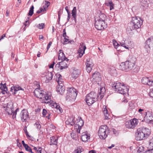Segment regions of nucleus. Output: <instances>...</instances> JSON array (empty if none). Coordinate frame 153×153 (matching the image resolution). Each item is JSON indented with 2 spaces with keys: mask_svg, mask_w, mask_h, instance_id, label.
<instances>
[{
  "mask_svg": "<svg viewBox=\"0 0 153 153\" xmlns=\"http://www.w3.org/2000/svg\"><path fill=\"white\" fill-rule=\"evenodd\" d=\"M142 24V22L140 17H132L131 22L128 24L127 31L130 33L133 30L140 28Z\"/></svg>",
  "mask_w": 153,
  "mask_h": 153,
  "instance_id": "obj_1",
  "label": "nucleus"
},
{
  "mask_svg": "<svg viewBox=\"0 0 153 153\" xmlns=\"http://www.w3.org/2000/svg\"><path fill=\"white\" fill-rule=\"evenodd\" d=\"M134 58H129L126 61L122 62L120 68L123 71H128L132 70L135 66V61Z\"/></svg>",
  "mask_w": 153,
  "mask_h": 153,
  "instance_id": "obj_2",
  "label": "nucleus"
},
{
  "mask_svg": "<svg viewBox=\"0 0 153 153\" xmlns=\"http://www.w3.org/2000/svg\"><path fill=\"white\" fill-rule=\"evenodd\" d=\"M136 137L137 140H140L147 138L151 134L150 130L146 128H140L137 130Z\"/></svg>",
  "mask_w": 153,
  "mask_h": 153,
  "instance_id": "obj_3",
  "label": "nucleus"
},
{
  "mask_svg": "<svg viewBox=\"0 0 153 153\" xmlns=\"http://www.w3.org/2000/svg\"><path fill=\"white\" fill-rule=\"evenodd\" d=\"M112 87L115 89V91L118 93L124 95L128 90V88L120 82L114 83L112 85Z\"/></svg>",
  "mask_w": 153,
  "mask_h": 153,
  "instance_id": "obj_4",
  "label": "nucleus"
},
{
  "mask_svg": "<svg viewBox=\"0 0 153 153\" xmlns=\"http://www.w3.org/2000/svg\"><path fill=\"white\" fill-rule=\"evenodd\" d=\"M99 97V95H97L95 92L92 91L86 95V102L87 104L90 106L97 101Z\"/></svg>",
  "mask_w": 153,
  "mask_h": 153,
  "instance_id": "obj_5",
  "label": "nucleus"
},
{
  "mask_svg": "<svg viewBox=\"0 0 153 153\" xmlns=\"http://www.w3.org/2000/svg\"><path fill=\"white\" fill-rule=\"evenodd\" d=\"M107 128V126L105 125L100 126L98 132V134L100 138L104 140L107 137L106 130Z\"/></svg>",
  "mask_w": 153,
  "mask_h": 153,
  "instance_id": "obj_6",
  "label": "nucleus"
},
{
  "mask_svg": "<svg viewBox=\"0 0 153 153\" xmlns=\"http://www.w3.org/2000/svg\"><path fill=\"white\" fill-rule=\"evenodd\" d=\"M33 93L35 97H36L40 99H42V98H44V102L45 103H48L49 102L48 100L50 97L48 96V94H45L42 92H40L38 91L36 89L35 90Z\"/></svg>",
  "mask_w": 153,
  "mask_h": 153,
  "instance_id": "obj_7",
  "label": "nucleus"
},
{
  "mask_svg": "<svg viewBox=\"0 0 153 153\" xmlns=\"http://www.w3.org/2000/svg\"><path fill=\"white\" fill-rule=\"evenodd\" d=\"M58 75L59 76L58 79H56L59 85H58L56 88V91L59 94L62 95L64 94L65 91V87L63 85H60L61 84V81L60 80L61 79L62 76L59 74H58Z\"/></svg>",
  "mask_w": 153,
  "mask_h": 153,
  "instance_id": "obj_8",
  "label": "nucleus"
},
{
  "mask_svg": "<svg viewBox=\"0 0 153 153\" xmlns=\"http://www.w3.org/2000/svg\"><path fill=\"white\" fill-rule=\"evenodd\" d=\"M95 28L98 30L104 29L106 28L107 26V24L105 22L101 21L95 19Z\"/></svg>",
  "mask_w": 153,
  "mask_h": 153,
  "instance_id": "obj_9",
  "label": "nucleus"
},
{
  "mask_svg": "<svg viewBox=\"0 0 153 153\" xmlns=\"http://www.w3.org/2000/svg\"><path fill=\"white\" fill-rule=\"evenodd\" d=\"M138 120L137 119L134 118L125 123V126L128 128H133L137 125Z\"/></svg>",
  "mask_w": 153,
  "mask_h": 153,
  "instance_id": "obj_10",
  "label": "nucleus"
},
{
  "mask_svg": "<svg viewBox=\"0 0 153 153\" xmlns=\"http://www.w3.org/2000/svg\"><path fill=\"white\" fill-rule=\"evenodd\" d=\"M145 48L146 49V51L148 52L150 49L153 50V37H151L149 38L145 42Z\"/></svg>",
  "mask_w": 153,
  "mask_h": 153,
  "instance_id": "obj_11",
  "label": "nucleus"
},
{
  "mask_svg": "<svg viewBox=\"0 0 153 153\" xmlns=\"http://www.w3.org/2000/svg\"><path fill=\"white\" fill-rule=\"evenodd\" d=\"M145 115L144 117V120L147 122L153 124V113L151 111H148L145 112Z\"/></svg>",
  "mask_w": 153,
  "mask_h": 153,
  "instance_id": "obj_12",
  "label": "nucleus"
},
{
  "mask_svg": "<svg viewBox=\"0 0 153 153\" xmlns=\"http://www.w3.org/2000/svg\"><path fill=\"white\" fill-rule=\"evenodd\" d=\"M29 116V113L27 111L24 109L22 110L20 114V116L23 122L27 121V119L28 117Z\"/></svg>",
  "mask_w": 153,
  "mask_h": 153,
  "instance_id": "obj_13",
  "label": "nucleus"
},
{
  "mask_svg": "<svg viewBox=\"0 0 153 153\" xmlns=\"http://www.w3.org/2000/svg\"><path fill=\"white\" fill-rule=\"evenodd\" d=\"M80 47L79 48L78 51L79 54L77 56L78 58L82 57V55L84 53L85 50L86 48L85 45L84 44L83 42L80 43Z\"/></svg>",
  "mask_w": 153,
  "mask_h": 153,
  "instance_id": "obj_14",
  "label": "nucleus"
},
{
  "mask_svg": "<svg viewBox=\"0 0 153 153\" xmlns=\"http://www.w3.org/2000/svg\"><path fill=\"white\" fill-rule=\"evenodd\" d=\"M86 70L88 73H90L92 69V67L93 64L90 59H88L86 63Z\"/></svg>",
  "mask_w": 153,
  "mask_h": 153,
  "instance_id": "obj_15",
  "label": "nucleus"
},
{
  "mask_svg": "<svg viewBox=\"0 0 153 153\" xmlns=\"http://www.w3.org/2000/svg\"><path fill=\"white\" fill-rule=\"evenodd\" d=\"M141 82L143 84L148 85L149 86H152L153 81L151 80L149 78L147 77H143L141 79Z\"/></svg>",
  "mask_w": 153,
  "mask_h": 153,
  "instance_id": "obj_16",
  "label": "nucleus"
},
{
  "mask_svg": "<svg viewBox=\"0 0 153 153\" xmlns=\"http://www.w3.org/2000/svg\"><path fill=\"white\" fill-rule=\"evenodd\" d=\"M92 78L96 82H99L102 80L101 75L98 72H95L92 75Z\"/></svg>",
  "mask_w": 153,
  "mask_h": 153,
  "instance_id": "obj_17",
  "label": "nucleus"
},
{
  "mask_svg": "<svg viewBox=\"0 0 153 153\" xmlns=\"http://www.w3.org/2000/svg\"><path fill=\"white\" fill-rule=\"evenodd\" d=\"M58 59L59 60L66 61L67 62L69 60L68 59L65 57L64 54L62 50H59V51Z\"/></svg>",
  "mask_w": 153,
  "mask_h": 153,
  "instance_id": "obj_18",
  "label": "nucleus"
},
{
  "mask_svg": "<svg viewBox=\"0 0 153 153\" xmlns=\"http://www.w3.org/2000/svg\"><path fill=\"white\" fill-rule=\"evenodd\" d=\"M64 61H62L57 64L56 66L59 68L61 70L68 68V64Z\"/></svg>",
  "mask_w": 153,
  "mask_h": 153,
  "instance_id": "obj_19",
  "label": "nucleus"
},
{
  "mask_svg": "<svg viewBox=\"0 0 153 153\" xmlns=\"http://www.w3.org/2000/svg\"><path fill=\"white\" fill-rule=\"evenodd\" d=\"M80 73V71L77 68H74L73 69L72 76L74 78L76 79Z\"/></svg>",
  "mask_w": 153,
  "mask_h": 153,
  "instance_id": "obj_20",
  "label": "nucleus"
},
{
  "mask_svg": "<svg viewBox=\"0 0 153 153\" xmlns=\"http://www.w3.org/2000/svg\"><path fill=\"white\" fill-rule=\"evenodd\" d=\"M75 122L77 124L79 127L81 128L84 125V122L80 117H78Z\"/></svg>",
  "mask_w": 153,
  "mask_h": 153,
  "instance_id": "obj_21",
  "label": "nucleus"
},
{
  "mask_svg": "<svg viewBox=\"0 0 153 153\" xmlns=\"http://www.w3.org/2000/svg\"><path fill=\"white\" fill-rule=\"evenodd\" d=\"M46 82H48L51 80L53 77V73L50 72H48L47 73L46 75Z\"/></svg>",
  "mask_w": 153,
  "mask_h": 153,
  "instance_id": "obj_22",
  "label": "nucleus"
},
{
  "mask_svg": "<svg viewBox=\"0 0 153 153\" xmlns=\"http://www.w3.org/2000/svg\"><path fill=\"white\" fill-rule=\"evenodd\" d=\"M90 136L86 134L85 132H83L81 136V139L83 142H85L87 141L88 139H89Z\"/></svg>",
  "mask_w": 153,
  "mask_h": 153,
  "instance_id": "obj_23",
  "label": "nucleus"
},
{
  "mask_svg": "<svg viewBox=\"0 0 153 153\" xmlns=\"http://www.w3.org/2000/svg\"><path fill=\"white\" fill-rule=\"evenodd\" d=\"M129 109L130 110L134 111L135 110V103L133 102L130 101L128 103Z\"/></svg>",
  "mask_w": 153,
  "mask_h": 153,
  "instance_id": "obj_24",
  "label": "nucleus"
},
{
  "mask_svg": "<svg viewBox=\"0 0 153 153\" xmlns=\"http://www.w3.org/2000/svg\"><path fill=\"white\" fill-rule=\"evenodd\" d=\"M51 140V144L50 145H56L57 144V138H56L54 136H52L50 138Z\"/></svg>",
  "mask_w": 153,
  "mask_h": 153,
  "instance_id": "obj_25",
  "label": "nucleus"
},
{
  "mask_svg": "<svg viewBox=\"0 0 153 153\" xmlns=\"http://www.w3.org/2000/svg\"><path fill=\"white\" fill-rule=\"evenodd\" d=\"M63 36L64 37V42L63 43V44L64 45H65L66 44V42H67L68 41L69 39H68V38L69 37L68 36L66 35V33L65 32V29L63 30Z\"/></svg>",
  "mask_w": 153,
  "mask_h": 153,
  "instance_id": "obj_26",
  "label": "nucleus"
},
{
  "mask_svg": "<svg viewBox=\"0 0 153 153\" xmlns=\"http://www.w3.org/2000/svg\"><path fill=\"white\" fill-rule=\"evenodd\" d=\"M50 98V97L48 100L49 102L48 103H50V105L52 108H56L58 105L56 102H54L53 101L51 100Z\"/></svg>",
  "mask_w": 153,
  "mask_h": 153,
  "instance_id": "obj_27",
  "label": "nucleus"
},
{
  "mask_svg": "<svg viewBox=\"0 0 153 153\" xmlns=\"http://www.w3.org/2000/svg\"><path fill=\"white\" fill-rule=\"evenodd\" d=\"M109 72L112 76H115L117 73L116 69L113 67H111L109 68Z\"/></svg>",
  "mask_w": 153,
  "mask_h": 153,
  "instance_id": "obj_28",
  "label": "nucleus"
},
{
  "mask_svg": "<svg viewBox=\"0 0 153 153\" xmlns=\"http://www.w3.org/2000/svg\"><path fill=\"white\" fill-rule=\"evenodd\" d=\"M76 7H74L73 10L72 11V16L73 18H74V19L75 21V22H76Z\"/></svg>",
  "mask_w": 153,
  "mask_h": 153,
  "instance_id": "obj_29",
  "label": "nucleus"
},
{
  "mask_svg": "<svg viewBox=\"0 0 153 153\" xmlns=\"http://www.w3.org/2000/svg\"><path fill=\"white\" fill-rule=\"evenodd\" d=\"M106 16L105 14L103 13H101L99 17L96 19L97 20H100L101 21H102L105 22V20L106 19Z\"/></svg>",
  "mask_w": 153,
  "mask_h": 153,
  "instance_id": "obj_30",
  "label": "nucleus"
},
{
  "mask_svg": "<svg viewBox=\"0 0 153 153\" xmlns=\"http://www.w3.org/2000/svg\"><path fill=\"white\" fill-rule=\"evenodd\" d=\"M45 3L44 4V5L43 7H42L41 8L43 9L44 11H45L46 10L47 8L50 5V3L49 2L46 1H45Z\"/></svg>",
  "mask_w": 153,
  "mask_h": 153,
  "instance_id": "obj_31",
  "label": "nucleus"
},
{
  "mask_svg": "<svg viewBox=\"0 0 153 153\" xmlns=\"http://www.w3.org/2000/svg\"><path fill=\"white\" fill-rule=\"evenodd\" d=\"M103 112L105 116V119L106 120L109 119V114L106 108H104Z\"/></svg>",
  "mask_w": 153,
  "mask_h": 153,
  "instance_id": "obj_32",
  "label": "nucleus"
},
{
  "mask_svg": "<svg viewBox=\"0 0 153 153\" xmlns=\"http://www.w3.org/2000/svg\"><path fill=\"white\" fill-rule=\"evenodd\" d=\"M144 147L142 146L139 147V148L137 150V152L139 153H145Z\"/></svg>",
  "mask_w": 153,
  "mask_h": 153,
  "instance_id": "obj_33",
  "label": "nucleus"
},
{
  "mask_svg": "<svg viewBox=\"0 0 153 153\" xmlns=\"http://www.w3.org/2000/svg\"><path fill=\"white\" fill-rule=\"evenodd\" d=\"M83 150L81 146L77 147V149L74 151L75 153H81Z\"/></svg>",
  "mask_w": 153,
  "mask_h": 153,
  "instance_id": "obj_34",
  "label": "nucleus"
},
{
  "mask_svg": "<svg viewBox=\"0 0 153 153\" xmlns=\"http://www.w3.org/2000/svg\"><path fill=\"white\" fill-rule=\"evenodd\" d=\"M74 128L75 129H76V131L77 133H80V129H81V127H79V126H78V125H77V124L75 123V124H74Z\"/></svg>",
  "mask_w": 153,
  "mask_h": 153,
  "instance_id": "obj_35",
  "label": "nucleus"
},
{
  "mask_svg": "<svg viewBox=\"0 0 153 153\" xmlns=\"http://www.w3.org/2000/svg\"><path fill=\"white\" fill-rule=\"evenodd\" d=\"M34 6L33 5L30 8L28 15L30 16H32L33 13Z\"/></svg>",
  "mask_w": 153,
  "mask_h": 153,
  "instance_id": "obj_36",
  "label": "nucleus"
},
{
  "mask_svg": "<svg viewBox=\"0 0 153 153\" xmlns=\"http://www.w3.org/2000/svg\"><path fill=\"white\" fill-rule=\"evenodd\" d=\"M25 149V150L31 153H34L32 151V150L31 148L27 145V144L24 147Z\"/></svg>",
  "mask_w": 153,
  "mask_h": 153,
  "instance_id": "obj_37",
  "label": "nucleus"
},
{
  "mask_svg": "<svg viewBox=\"0 0 153 153\" xmlns=\"http://www.w3.org/2000/svg\"><path fill=\"white\" fill-rule=\"evenodd\" d=\"M132 72L134 73H136L138 72L139 71V68L137 66H135L132 69Z\"/></svg>",
  "mask_w": 153,
  "mask_h": 153,
  "instance_id": "obj_38",
  "label": "nucleus"
},
{
  "mask_svg": "<svg viewBox=\"0 0 153 153\" xmlns=\"http://www.w3.org/2000/svg\"><path fill=\"white\" fill-rule=\"evenodd\" d=\"M69 119L70 120V125L71 126H73L74 124L76 123V122L75 121V118L72 117L69 118Z\"/></svg>",
  "mask_w": 153,
  "mask_h": 153,
  "instance_id": "obj_39",
  "label": "nucleus"
},
{
  "mask_svg": "<svg viewBox=\"0 0 153 153\" xmlns=\"http://www.w3.org/2000/svg\"><path fill=\"white\" fill-rule=\"evenodd\" d=\"M0 89L2 90L5 89L7 90V88L6 86V84L5 83L3 84H0Z\"/></svg>",
  "mask_w": 153,
  "mask_h": 153,
  "instance_id": "obj_40",
  "label": "nucleus"
},
{
  "mask_svg": "<svg viewBox=\"0 0 153 153\" xmlns=\"http://www.w3.org/2000/svg\"><path fill=\"white\" fill-rule=\"evenodd\" d=\"M113 42V45L114 46V47L115 48L117 49V47L120 46V45L115 40H114Z\"/></svg>",
  "mask_w": 153,
  "mask_h": 153,
  "instance_id": "obj_41",
  "label": "nucleus"
},
{
  "mask_svg": "<svg viewBox=\"0 0 153 153\" xmlns=\"http://www.w3.org/2000/svg\"><path fill=\"white\" fill-rule=\"evenodd\" d=\"M37 27L39 29H42L44 27L45 24L42 23L41 24H39L38 25Z\"/></svg>",
  "mask_w": 153,
  "mask_h": 153,
  "instance_id": "obj_42",
  "label": "nucleus"
},
{
  "mask_svg": "<svg viewBox=\"0 0 153 153\" xmlns=\"http://www.w3.org/2000/svg\"><path fill=\"white\" fill-rule=\"evenodd\" d=\"M125 41L124 42H120V44L121 46L124 47L126 49H128V47H127L126 46H128L126 43H125Z\"/></svg>",
  "mask_w": 153,
  "mask_h": 153,
  "instance_id": "obj_43",
  "label": "nucleus"
},
{
  "mask_svg": "<svg viewBox=\"0 0 153 153\" xmlns=\"http://www.w3.org/2000/svg\"><path fill=\"white\" fill-rule=\"evenodd\" d=\"M29 21L28 20L26 21L25 22L23 26H22L23 27V26L24 27L23 29H24V31L25 30V27H28L29 26Z\"/></svg>",
  "mask_w": 153,
  "mask_h": 153,
  "instance_id": "obj_44",
  "label": "nucleus"
},
{
  "mask_svg": "<svg viewBox=\"0 0 153 153\" xmlns=\"http://www.w3.org/2000/svg\"><path fill=\"white\" fill-rule=\"evenodd\" d=\"M141 2L142 3L141 5H143L144 7L148 5V3L147 1H145L144 0H142Z\"/></svg>",
  "mask_w": 153,
  "mask_h": 153,
  "instance_id": "obj_45",
  "label": "nucleus"
},
{
  "mask_svg": "<svg viewBox=\"0 0 153 153\" xmlns=\"http://www.w3.org/2000/svg\"><path fill=\"white\" fill-rule=\"evenodd\" d=\"M149 147L150 148H153V137L152 139L150 140Z\"/></svg>",
  "mask_w": 153,
  "mask_h": 153,
  "instance_id": "obj_46",
  "label": "nucleus"
},
{
  "mask_svg": "<svg viewBox=\"0 0 153 153\" xmlns=\"http://www.w3.org/2000/svg\"><path fill=\"white\" fill-rule=\"evenodd\" d=\"M48 113L47 112L46 110L45 109H43L42 112V116L43 117H45V115L47 114Z\"/></svg>",
  "mask_w": 153,
  "mask_h": 153,
  "instance_id": "obj_47",
  "label": "nucleus"
},
{
  "mask_svg": "<svg viewBox=\"0 0 153 153\" xmlns=\"http://www.w3.org/2000/svg\"><path fill=\"white\" fill-rule=\"evenodd\" d=\"M56 109L57 111L58 110V111H57V112L59 111V113H62L63 111L62 109L59 105H58Z\"/></svg>",
  "mask_w": 153,
  "mask_h": 153,
  "instance_id": "obj_48",
  "label": "nucleus"
},
{
  "mask_svg": "<svg viewBox=\"0 0 153 153\" xmlns=\"http://www.w3.org/2000/svg\"><path fill=\"white\" fill-rule=\"evenodd\" d=\"M112 3L111 0H106L105 3V4L107 6H108L109 5H110V4Z\"/></svg>",
  "mask_w": 153,
  "mask_h": 153,
  "instance_id": "obj_49",
  "label": "nucleus"
},
{
  "mask_svg": "<svg viewBox=\"0 0 153 153\" xmlns=\"http://www.w3.org/2000/svg\"><path fill=\"white\" fill-rule=\"evenodd\" d=\"M35 126H36V128L38 130L40 129L41 127V125L38 122H36L35 124Z\"/></svg>",
  "mask_w": 153,
  "mask_h": 153,
  "instance_id": "obj_50",
  "label": "nucleus"
},
{
  "mask_svg": "<svg viewBox=\"0 0 153 153\" xmlns=\"http://www.w3.org/2000/svg\"><path fill=\"white\" fill-rule=\"evenodd\" d=\"M13 89L14 90V91H15V92H14V94H16V91H18L19 90V89H18V87H17V86H14L13 87ZM13 88H11V90H13Z\"/></svg>",
  "mask_w": 153,
  "mask_h": 153,
  "instance_id": "obj_51",
  "label": "nucleus"
},
{
  "mask_svg": "<svg viewBox=\"0 0 153 153\" xmlns=\"http://www.w3.org/2000/svg\"><path fill=\"white\" fill-rule=\"evenodd\" d=\"M145 153H153V148H150V149L146 151Z\"/></svg>",
  "mask_w": 153,
  "mask_h": 153,
  "instance_id": "obj_52",
  "label": "nucleus"
},
{
  "mask_svg": "<svg viewBox=\"0 0 153 153\" xmlns=\"http://www.w3.org/2000/svg\"><path fill=\"white\" fill-rule=\"evenodd\" d=\"M104 94H102L101 93H100L99 94H98L99 95V97L98 98V99H99L100 100H101L104 97ZM98 95V94H97Z\"/></svg>",
  "mask_w": 153,
  "mask_h": 153,
  "instance_id": "obj_53",
  "label": "nucleus"
},
{
  "mask_svg": "<svg viewBox=\"0 0 153 153\" xmlns=\"http://www.w3.org/2000/svg\"><path fill=\"white\" fill-rule=\"evenodd\" d=\"M108 6L110 7V10H111L112 9H114V4H113V3L110 4V5H109Z\"/></svg>",
  "mask_w": 153,
  "mask_h": 153,
  "instance_id": "obj_54",
  "label": "nucleus"
},
{
  "mask_svg": "<svg viewBox=\"0 0 153 153\" xmlns=\"http://www.w3.org/2000/svg\"><path fill=\"white\" fill-rule=\"evenodd\" d=\"M149 95L152 97L153 98V88L150 90Z\"/></svg>",
  "mask_w": 153,
  "mask_h": 153,
  "instance_id": "obj_55",
  "label": "nucleus"
},
{
  "mask_svg": "<svg viewBox=\"0 0 153 153\" xmlns=\"http://www.w3.org/2000/svg\"><path fill=\"white\" fill-rule=\"evenodd\" d=\"M105 88L102 87L100 88V93L104 94V93L105 92Z\"/></svg>",
  "mask_w": 153,
  "mask_h": 153,
  "instance_id": "obj_56",
  "label": "nucleus"
},
{
  "mask_svg": "<svg viewBox=\"0 0 153 153\" xmlns=\"http://www.w3.org/2000/svg\"><path fill=\"white\" fill-rule=\"evenodd\" d=\"M52 44V42H51L50 41L48 43L47 48V51H48V50L50 48L51 46V44Z\"/></svg>",
  "mask_w": 153,
  "mask_h": 153,
  "instance_id": "obj_57",
  "label": "nucleus"
},
{
  "mask_svg": "<svg viewBox=\"0 0 153 153\" xmlns=\"http://www.w3.org/2000/svg\"><path fill=\"white\" fill-rule=\"evenodd\" d=\"M44 11H45L43 10V9H42L41 7L40 8V9L39 10L37 11L36 13H41V12H44Z\"/></svg>",
  "mask_w": 153,
  "mask_h": 153,
  "instance_id": "obj_58",
  "label": "nucleus"
},
{
  "mask_svg": "<svg viewBox=\"0 0 153 153\" xmlns=\"http://www.w3.org/2000/svg\"><path fill=\"white\" fill-rule=\"evenodd\" d=\"M19 109L18 108H17L14 111H12V114H16V115L17 111H19Z\"/></svg>",
  "mask_w": 153,
  "mask_h": 153,
  "instance_id": "obj_59",
  "label": "nucleus"
},
{
  "mask_svg": "<svg viewBox=\"0 0 153 153\" xmlns=\"http://www.w3.org/2000/svg\"><path fill=\"white\" fill-rule=\"evenodd\" d=\"M71 120H70L69 119H68V120L66 121L65 123L66 125H70V121Z\"/></svg>",
  "mask_w": 153,
  "mask_h": 153,
  "instance_id": "obj_60",
  "label": "nucleus"
},
{
  "mask_svg": "<svg viewBox=\"0 0 153 153\" xmlns=\"http://www.w3.org/2000/svg\"><path fill=\"white\" fill-rule=\"evenodd\" d=\"M1 90L2 91H1V93L3 94H5V93H7V90H6L5 89H4V90Z\"/></svg>",
  "mask_w": 153,
  "mask_h": 153,
  "instance_id": "obj_61",
  "label": "nucleus"
},
{
  "mask_svg": "<svg viewBox=\"0 0 153 153\" xmlns=\"http://www.w3.org/2000/svg\"><path fill=\"white\" fill-rule=\"evenodd\" d=\"M68 18H67V22H68L69 21V20L70 18V17H71L70 13H68Z\"/></svg>",
  "mask_w": 153,
  "mask_h": 153,
  "instance_id": "obj_62",
  "label": "nucleus"
},
{
  "mask_svg": "<svg viewBox=\"0 0 153 153\" xmlns=\"http://www.w3.org/2000/svg\"><path fill=\"white\" fill-rule=\"evenodd\" d=\"M65 9L67 11L68 13H70L69 10H68V6H66L65 7Z\"/></svg>",
  "mask_w": 153,
  "mask_h": 153,
  "instance_id": "obj_63",
  "label": "nucleus"
},
{
  "mask_svg": "<svg viewBox=\"0 0 153 153\" xmlns=\"http://www.w3.org/2000/svg\"><path fill=\"white\" fill-rule=\"evenodd\" d=\"M144 111V109H142L141 108H140L138 109V112H139L141 114H142V111Z\"/></svg>",
  "mask_w": 153,
  "mask_h": 153,
  "instance_id": "obj_64",
  "label": "nucleus"
}]
</instances>
